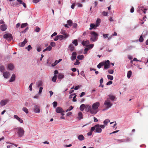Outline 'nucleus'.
Wrapping results in <instances>:
<instances>
[{"label":"nucleus","mask_w":148,"mask_h":148,"mask_svg":"<svg viewBox=\"0 0 148 148\" xmlns=\"http://www.w3.org/2000/svg\"><path fill=\"white\" fill-rule=\"evenodd\" d=\"M1 29L2 31H5L7 28V26L5 24H3L1 26Z\"/></svg>","instance_id":"f3484780"},{"label":"nucleus","mask_w":148,"mask_h":148,"mask_svg":"<svg viewBox=\"0 0 148 148\" xmlns=\"http://www.w3.org/2000/svg\"><path fill=\"white\" fill-rule=\"evenodd\" d=\"M69 49L71 51H73L74 50L75 48L73 45L72 44H71L69 46Z\"/></svg>","instance_id":"b1692460"},{"label":"nucleus","mask_w":148,"mask_h":148,"mask_svg":"<svg viewBox=\"0 0 148 148\" xmlns=\"http://www.w3.org/2000/svg\"><path fill=\"white\" fill-rule=\"evenodd\" d=\"M132 72L131 71H128L127 72V77L128 78H130V77L131 75H132Z\"/></svg>","instance_id":"c85d7f7f"},{"label":"nucleus","mask_w":148,"mask_h":148,"mask_svg":"<svg viewBox=\"0 0 148 148\" xmlns=\"http://www.w3.org/2000/svg\"><path fill=\"white\" fill-rule=\"evenodd\" d=\"M64 77V75L60 73L58 76L59 79H62Z\"/></svg>","instance_id":"a878e982"},{"label":"nucleus","mask_w":148,"mask_h":148,"mask_svg":"<svg viewBox=\"0 0 148 148\" xmlns=\"http://www.w3.org/2000/svg\"><path fill=\"white\" fill-rule=\"evenodd\" d=\"M64 36V38L66 39L69 37V35L66 32L65 30L62 29L60 32Z\"/></svg>","instance_id":"1a4fd4ad"},{"label":"nucleus","mask_w":148,"mask_h":148,"mask_svg":"<svg viewBox=\"0 0 148 148\" xmlns=\"http://www.w3.org/2000/svg\"><path fill=\"white\" fill-rule=\"evenodd\" d=\"M98 26V25H95L94 24L91 23L90 24V27L89 29L90 30H92L93 29H95L96 27Z\"/></svg>","instance_id":"a211bd4d"},{"label":"nucleus","mask_w":148,"mask_h":148,"mask_svg":"<svg viewBox=\"0 0 148 148\" xmlns=\"http://www.w3.org/2000/svg\"><path fill=\"white\" fill-rule=\"evenodd\" d=\"M104 64H103V62H102L100 63H99L97 65V67L99 69H100L101 66H103Z\"/></svg>","instance_id":"bb28decb"},{"label":"nucleus","mask_w":148,"mask_h":148,"mask_svg":"<svg viewBox=\"0 0 148 148\" xmlns=\"http://www.w3.org/2000/svg\"><path fill=\"white\" fill-rule=\"evenodd\" d=\"M80 62H79L78 60H76V62L74 63V65H79L80 64Z\"/></svg>","instance_id":"49530a36"},{"label":"nucleus","mask_w":148,"mask_h":148,"mask_svg":"<svg viewBox=\"0 0 148 148\" xmlns=\"http://www.w3.org/2000/svg\"><path fill=\"white\" fill-rule=\"evenodd\" d=\"M72 43L75 45L77 46L78 45L77 40H74L72 42Z\"/></svg>","instance_id":"4c0bfd02"},{"label":"nucleus","mask_w":148,"mask_h":148,"mask_svg":"<svg viewBox=\"0 0 148 148\" xmlns=\"http://www.w3.org/2000/svg\"><path fill=\"white\" fill-rule=\"evenodd\" d=\"M27 25V23H22L21 26V28H22L25 27H26Z\"/></svg>","instance_id":"c9c22d12"},{"label":"nucleus","mask_w":148,"mask_h":148,"mask_svg":"<svg viewBox=\"0 0 148 148\" xmlns=\"http://www.w3.org/2000/svg\"><path fill=\"white\" fill-rule=\"evenodd\" d=\"M59 62H60V61H58V60H56L54 62V65H53L54 64H52V66H55L57 64H58Z\"/></svg>","instance_id":"c03bdc74"},{"label":"nucleus","mask_w":148,"mask_h":148,"mask_svg":"<svg viewBox=\"0 0 148 148\" xmlns=\"http://www.w3.org/2000/svg\"><path fill=\"white\" fill-rule=\"evenodd\" d=\"M110 98L112 101H113L115 99V97L114 96H110Z\"/></svg>","instance_id":"603ef678"},{"label":"nucleus","mask_w":148,"mask_h":148,"mask_svg":"<svg viewBox=\"0 0 148 148\" xmlns=\"http://www.w3.org/2000/svg\"><path fill=\"white\" fill-rule=\"evenodd\" d=\"M17 130V134L19 137H22L23 136L24 131L23 129L21 127H19L16 128Z\"/></svg>","instance_id":"7ed1b4c3"},{"label":"nucleus","mask_w":148,"mask_h":148,"mask_svg":"<svg viewBox=\"0 0 148 148\" xmlns=\"http://www.w3.org/2000/svg\"><path fill=\"white\" fill-rule=\"evenodd\" d=\"M87 106H88V105H85L84 104H82L80 107V110L81 111H83L84 108H86V109H88Z\"/></svg>","instance_id":"9d476101"},{"label":"nucleus","mask_w":148,"mask_h":148,"mask_svg":"<svg viewBox=\"0 0 148 148\" xmlns=\"http://www.w3.org/2000/svg\"><path fill=\"white\" fill-rule=\"evenodd\" d=\"M94 44H90L88 46V47L89 48V49H90L92 48L94 46Z\"/></svg>","instance_id":"5fc2aeb1"},{"label":"nucleus","mask_w":148,"mask_h":148,"mask_svg":"<svg viewBox=\"0 0 148 148\" xmlns=\"http://www.w3.org/2000/svg\"><path fill=\"white\" fill-rule=\"evenodd\" d=\"M77 117L79 120H80L82 118V112H79L78 113Z\"/></svg>","instance_id":"393cba45"},{"label":"nucleus","mask_w":148,"mask_h":148,"mask_svg":"<svg viewBox=\"0 0 148 148\" xmlns=\"http://www.w3.org/2000/svg\"><path fill=\"white\" fill-rule=\"evenodd\" d=\"M147 34V31H145L143 32V34L141 35L139 39V41L140 42H143L144 40L143 36L145 37Z\"/></svg>","instance_id":"6e6552de"},{"label":"nucleus","mask_w":148,"mask_h":148,"mask_svg":"<svg viewBox=\"0 0 148 148\" xmlns=\"http://www.w3.org/2000/svg\"><path fill=\"white\" fill-rule=\"evenodd\" d=\"M89 43V42L88 40L85 41H83L82 42V44L83 45H86Z\"/></svg>","instance_id":"c756f323"},{"label":"nucleus","mask_w":148,"mask_h":148,"mask_svg":"<svg viewBox=\"0 0 148 148\" xmlns=\"http://www.w3.org/2000/svg\"><path fill=\"white\" fill-rule=\"evenodd\" d=\"M83 55H79L77 56V58L78 59L82 60L84 58Z\"/></svg>","instance_id":"58836bf2"},{"label":"nucleus","mask_w":148,"mask_h":148,"mask_svg":"<svg viewBox=\"0 0 148 148\" xmlns=\"http://www.w3.org/2000/svg\"><path fill=\"white\" fill-rule=\"evenodd\" d=\"M75 6V4L74 3H73L71 6V8L72 9H73L74 8Z\"/></svg>","instance_id":"69168bd1"},{"label":"nucleus","mask_w":148,"mask_h":148,"mask_svg":"<svg viewBox=\"0 0 148 148\" xmlns=\"http://www.w3.org/2000/svg\"><path fill=\"white\" fill-rule=\"evenodd\" d=\"M95 130V127H91L90 131L87 133V135L88 136H91L92 134V132Z\"/></svg>","instance_id":"5701e85b"},{"label":"nucleus","mask_w":148,"mask_h":148,"mask_svg":"<svg viewBox=\"0 0 148 148\" xmlns=\"http://www.w3.org/2000/svg\"><path fill=\"white\" fill-rule=\"evenodd\" d=\"M4 38L8 40V41H10L12 38V35L10 34H5L3 35Z\"/></svg>","instance_id":"0eeeda50"},{"label":"nucleus","mask_w":148,"mask_h":148,"mask_svg":"<svg viewBox=\"0 0 148 148\" xmlns=\"http://www.w3.org/2000/svg\"><path fill=\"white\" fill-rule=\"evenodd\" d=\"M33 84L32 83L31 84L29 85V90L30 91H32V86Z\"/></svg>","instance_id":"680f3d73"},{"label":"nucleus","mask_w":148,"mask_h":148,"mask_svg":"<svg viewBox=\"0 0 148 148\" xmlns=\"http://www.w3.org/2000/svg\"><path fill=\"white\" fill-rule=\"evenodd\" d=\"M58 37L59 39H60L61 40L64 38V36L63 35H58Z\"/></svg>","instance_id":"a18cd8bd"},{"label":"nucleus","mask_w":148,"mask_h":148,"mask_svg":"<svg viewBox=\"0 0 148 148\" xmlns=\"http://www.w3.org/2000/svg\"><path fill=\"white\" fill-rule=\"evenodd\" d=\"M108 14V13L107 12L103 11L102 12V14L104 16H106Z\"/></svg>","instance_id":"4d7b16f0"},{"label":"nucleus","mask_w":148,"mask_h":148,"mask_svg":"<svg viewBox=\"0 0 148 148\" xmlns=\"http://www.w3.org/2000/svg\"><path fill=\"white\" fill-rule=\"evenodd\" d=\"M53 107H56L57 106V103L56 101H54L53 103Z\"/></svg>","instance_id":"3c124183"},{"label":"nucleus","mask_w":148,"mask_h":148,"mask_svg":"<svg viewBox=\"0 0 148 148\" xmlns=\"http://www.w3.org/2000/svg\"><path fill=\"white\" fill-rule=\"evenodd\" d=\"M110 122V120L109 119H106L103 121L104 124L106 125L107 124Z\"/></svg>","instance_id":"7c9ffc66"},{"label":"nucleus","mask_w":148,"mask_h":148,"mask_svg":"<svg viewBox=\"0 0 148 148\" xmlns=\"http://www.w3.org/2000/svg\"><path fill=\"white\" fill-rule=\"evenodd\" d=\"M104 64V69H108L110 66V62L109 60H107L105 62H103Z\"/></svg>","instance_id":"423d86ee"},{"label":"nucleus","mask_w":148,"mask_h":148,"mask_svg":"<svg viewBox=\"0 0 148 148\" xmlns=\"http://www.w3.org/2000/svg\"><path fill=\"white\" fill-rule=\"evenodd\" d=\"M85 95V92H83L81 93L80 96V97H83V96L84 95Z\"/></svg>","instance_id":"e2e57ef3"},{"label":"nucleus","mask_w":148,"mask_h":148,"mask_svg":"<svg viewBox=\"0 0 148 148\" xmlns=\"http://www.w3.org/2000/svg\"><path fill=\"white\" fill-rule=\"evenodd\" d=\"M108 35H109L108 34H103V36L104 38H108Z\"/></svg>","instance_id":"864d4df0"},{"label":"nucleus","mask_w":148,"mask_h":148,"mask_svg":"<svg viewBox=\"0 0 148 148\" xmlns=\"http://www.w3.org/2000/svg\"><path fill=\"white\" fill-rule=\"evenodd\" d=\"M57 34V33L56 32H54L53 34H52L51 36V37L52 38L53 36H56Z\"/></svg>","instance_id":"338daca9"},{"label":"nucleus","mask_w":148,"mask_h":148,"mask_svg":"<svg viewBox=\"0 0 148 148\" xmlns=\"http://www.w3.org/2000/svg\"><path fill=\"white\" fill-rule=\"evenodd\" d=\"M27 42V41L26 39L25 38L23 41L19 43V45L21 47H23Z\"/></svg>","instance_id":"dca6fc26"},{"label":"nucleus","mask_w":148,"mask_h":148,"mask_svg":"<svg viewBox=\"0 0 148 148\" xmlns=\"http://www.w3.org/2000/svg\"><path fill=\"white\" fill-rule=\"evenodd\" d=\"M116 141L117 142H118L119 143L124 142L125 141L124 139H122L121 140L117 139L116 140Z\"/></svg>","instance_id":"a19ab883"},{"label":"nucleus","mask_w":148,"mask_h":148,"mask_svg":"<svg viewBox=\"0 0 148 148\" xmlns=\"http://www.w3.org/2000/svg\"><path fill=\"white\" fill-rule=\"evenodd\" d=\"M40 30V29L38 27H37L35 29V31L36 32H38Z\"/></svg>","instance_id":"de8ad7c7"},{"label":"nucleus","mask_w":148,"mask_h":148,"mask_svg":"<svg viewBox=\"0 0 148 148\" xmlns=\"http://www.w3.org/2000/svg\"><path fill=\"white\" fill-rule=\"evenodd\" d=\"M107 77L108 79L111 80H112L113 79V77L112 76L108 75L107 76Z\"/></svg>","instance_id":"f704fd0d"},{"label":"nucleus","mask_w":148,"mask_h":148,"mask_svg":"<svg viewBox=\"0 0 148 148\" xmlns=\"http://www.w3.org/2000/svg\"><path fill=\"white\" fill-rule=\"evenodd\" d=\"M104 104L106 106V108L108 109L112 106V104L110 102L109 99H107L104 102Z\"/></svg>","instance_id":"20e7f679"},{"label":"nucleus","mask_w":148,"mask_h":148,"mask_svg":"<svg viewBox=\"0 0 148 148\" xmlns=\"http://www.w3.org/2000/svg\"><path fill=\"white\" fill-rule=\"evenodd\" d=\"M72 24H73V28H76L77 26V25L76 23H74Z\"/></svg>","instance_id":"0e129e2a"},{"label":"nucleus","mask_w":148,"mask_h":148,"mask_svg":"<svg viewBox=\"0 0 148 148\" xmlns=\"http://www.w3.org/2000/svg\"><path fill=\"white\" fill-rule=\"evenodd\" d=\"M101 22V20L99 18H98L96 21V25H98L99 26V24Z\"/></svg>","instance_id":"37998d69"},{"label":"nucleus","mask_w":148,"mask_h":148,"mask_svg":"<svg viewBox=\"0 0 148 148\" xmlns=\"http://www.w3.org/2000/svg\"><path fill=\"white\" fill-rule=\"evenodd\" d=\"M42 81H40L38 82L37 84L38 87H39L40 86L42 85Z\"/></svg>","instance_id":"6e6d98bb"},{"label":"nucleus","mask_w":148,"mask_h":148,"mask_svg":"<svg viewBox=\"0 0 148 148\" xmlns=\"http://www.w3.org/2000/svg\"><path fill=\"white\" fill-rule=\"evenodd\" d=\"M5 68L3 66H0V71L3 72Z\"/></svg>","instance_id":"e433bc0d"},{"label":"nucleus","mask_w":148,"mask_h":148,"mask_svg":"<svg viewBox=\"0 0 148 148\" xmlns=\"http://www.w3.org/2000/svg\"><path fill=\"white\" fill-rule=\"evenodd\" d=\"M68 25L69 26H71L72 25V21L71 20H68L67 21Z\"/></svg>","instance_id":"2f4dec72"},{"label":"nucleus","mask_w":148,"mask_h":148,"mask_svg":"<svg viewBox=\"0 0 148 148\" xmlns=\"http://www.w3.org/2000/svg\"><path fill=\"white\" fill-rule=\"evenodd\" d=\"M8 101V99L2 100L0 102V105L1 106H4L6 104Z\"/></svg>","instance_id":"4468645a"},{"label":"nucleus","mask_w":148,"mask_h":148,"mask_svg":"<svg viewBox=\"0 0 148 148\" xmlns=\"http://www.w3.org/2000/svg\"><path fill=\"white\" fill-rule=\"evenodd\" d=\"M14 118L18 120L20 123H22L23 122V121L17 115H14Z\"/></svg>","instance_id":"2eb2a0df"},{"label":"nucleus","mask_w":148,"mask_h":148,"mask_svg":"<svg viewBox=\"0 0 148 148\" xmlns=\"http://www.w3.org/2000/svg\"><path fill=\"white\" fill-rule=\"evenodd\" d=\"M57 76L56 75H54L52 78V80L54 82H55L56 81L57 79Z\"/></svg>","instance_id":"72a5a7b5"},{"label":"nucleus","mask_w":148,"mask_h":148,"mask_svg":"<svg viewBox=\"0 0 148 148\" xmlns=\"http://www.w3.org/2000/svg\"><path fill=\"white\" fill-rule=\"evenodd\" d=\"M100 106L99 102H96L94 103L92 105V107L89 105L87 106L88 110L92 114H96L98 112V108Z\"/></svg>","instance_id":"f257e3e1"},{"label":"nucleus","mask_w":148,"mask_h":148,"mask_svg":"<svg viewBox=\"0 0 148 148\" xmlns=\"http://www.w3.org/2000/svg\"><path fill=\"white\" fill-rule=\"evenodd\" d=\"M72 113L71 112H69L67 113L66 115L67 116H70L72 115Z\"/></svg>","instance_id":"774afa93"},{"label":"nucleus","mask_w":148,"mask_h":148,"mask_svg":"<svg viewBox=\"0 0 148 148\" xmlns=\"http://www.w3.org/2000/svg\"><path fill=\"white\" fill-rule=\"evenodd\" d=\"M93 127H95V132L98 133H100L101 132L102 130L99 127V124H96Z\"/></svg>","instance_id":"39448f33"},{"label":"nucleus","mask_w":148,"mask_h":148,"mask_svg":"<svg viewBox=\"0 0 148 148\" xmlns=\"http://www.w3.org/2000/svg\"><path fill=\"white\" fill-rule=\"evenodd\" d=\"M77 53L75 52H73L72 53V56L71 57V58L72 60H75L76 58Z\"/></svg>","instance_id":"9b49d317"},{"label":"nucleus","mask_w":148,"mask_h":148,"mask_svg":"<svg viewBox=\"0 0 148 148\" xmlns=\"http://www.w3.org/2000/svg\"><path fill=\"white\" fill-rule=\"evenodd\" d=\"M90 34L91 35L90 39V40L93 42L96 41L98 38V34L94 31L91 32Z\"/></svg>","instance_id":"f03ea898"},{"label":"nucleus","mask_w":148,"mask_h":148,"mask_svg":"<svg viewBox=\"0 0 148 148\" xmlns=\"http://www.w3.org/2000/svg\"><path fill=\"white\" fill-rule=\"evenodd\" d=\"M112 84V81H110L108 82L106 84V85H110Z\"/></svg>","instance_id":"052dcab7"},{"label":"nucleus","mask_w":148,"mask_h":148,"mask_svg":"<svg viewBox=\"0 0 148 148\" xmlns=\"http://www.w3.org/2000/svg\"><path fill=\"white\" fill-rule=\"evenodd\" d=\"M78 139L79 140L82 141L84 140L85 138L83 135L80 134L78 136Z\"/></svg>","instance_id":"aec40b11"},{"label":"nucleus","mask_w":148,"mask_h":148,"mask_svg":"<svg viewBox=\"0 0 148 148\" xmlns=\"http://www.w3.org/2000/svg\"><path fill=\"white\" fill-rule=\"evenodd\" d=\"M15 75L14 74H12L10 79V82H12L15 80Z\"/></svg>","instance_id":"4be33fe9"},{"label":"nucleus","mask_w":148,"mask_h":148,"mask_svg":"<svg viewBox=\"0 0 148 148\" xmlns=\"http://www.w3.org/2000/svg\"><path fill=\"white\" fill-rule=\"evenodd\" d=\"M108 71L109 73L110 74H112L114 72V70L112 69L108 70Z\"/></svg>","instance_id":"8fccbe9b"},{"label":"nucleus","mask_w":148,"mask_h":148,"mask_svg":"<svg viewBox=\"0 0 148 148\" xmlns=\"http://www.w3.org/2000/svg\"><path fill=\"white\" fill-rule=\"evenodd\" d=\"M34 111L36 113H39L40 110L39 107L35 105L34 108Z\"/></svg>","instance_id":"ddd939ff"},{"label":"nucleus","mask_w":148,"mask_h":148,"mask_svg":"<svg viewBox=\"0 0 148 148\" xmlns=\"http://www.w3.org/2000/svg\"><path fill=\"white\" fill-rule=\"evenodd\" d=\"M43 89V88L42 87H41L40 88L39 90V93L40 94L42 91V90Z\"/></svg>","instance_id":"bf43d9fd"},{"label":"nucleus","mask_w":148,"mask_h":148,"mask_svg":"<svg viewBox=\"0 0 148 148\" xmlns=\"http://www.w3.org/2000/svg\"><path fill=\"white\" fill-rule=\"evenodd\" d=\"M9 75V73L7 72H4L3 73V75L4 77L5 78H8Z\"/></svg>","instance_id":"6ab92c4d"},{"label":"nucleus","mask_w":148,"mask_h":148,"mask_svg":"<svg viewBox=\"0 0 148 148\" xmlns=\"http://www.w3.org/2000/svg\"><path fill=\"white\" fill-rule=\"evenodd\" d=\"M23 111L25 112L26 114H27L29 112V111L26 108L23 107L22 108Z\"/></svg>","instance_id":"473e14b6"},{"label":"nucleus","mask_w":148,"mask_h":148,"mask_svg":"<svg viewBox=\"0 0 148 148\" xmlns=\"http://www.w3.org/2000/svg\"><path fill=\"white\" fill-rule=\"evenodd\" d=\"M8 67L9 69L12 70L14 69V66L12 64L10 63L8 65Z\"/></svg>","instance_id":"412c9836"},{"label":"nucleus","mask_w":148,"mask_h":148,"mask_svg":"<svg viewBox=\"0 0 148 148\" xmlns=\"http://www.w3.org/2000/svg\"><path fill=\"white\" fill-rule=\"evenodd\" d=\"M73 108V107L72 106H71L69 108L67 109L66 111V112H67L68 111H70Z\"/></svg>","instance_id":"ea45409f"},{"label":"nucleus","mask_w":148,"mask_h":148,"mask_svg":"<svg viewBox=\"0 0 148 148\" xmlns=\"http://www.w3.org/2000/svg\"><path fill=\"white\" fill-rule=\"evenodd\" d=\"M26 48L27 49V51H29L30 49H32V47H31L30 45H29Z\"/></svg>","instance_id":"09e8293b"},{"label":"nucleus","mask_w":148,"mask_h":148,"mask_svg":"<svg viewBox=\"0 0 148 148\" xmlns=\"http://www.w3.org/2000/svg\"><path fill=\"white\" fill-rule=\"evenodd\" d=\"M89 50V48L86 47V48L84 50V54H87L88 51Z\"/></svg>","instance_id":"79ce46f5"},{"label":"nucleus","mask_w":148,"mask_h":148,"mask_svg":"<svg viewBox=\"0 0 148 148\" xmlns=\"http://www.w3.org/2000/svg\"><path fill=\"white\" fill-rule=\"evenodd\" d=\"M50 45L52 47H54L56 46V44L54 42H51V43Z\"/></svg>","instance_id":"13d9d810"},{"label":"nucleus","mask_w":148,"mask_h":148,"mask_svg":"<svg viewBox=\"0 0 148 148\" xmlns=\"http://www.w3.org/2000/svg\"><path fill=\"white\" fill-rule=\"evenodd\" d=\"M52 49V47L51 46H49L48 47H47L45 49L43 50V51L44 52L46 51H50Z\"/></svg>","instance_id":"cd10ccee"},{"label":"nucleus","mask_w":148,"mask_h":148,"mask_svg":"<svg viewBox=\"0 0 148 148\" xmlns=\"http://www.w3.org/2000/svg\"><path fill=\"white\" fill-rule=\"evenodd\" d=\"M56 111L57 113L64 112L63 109L60 107H58L56 109Z\"/></svg>","instance_id":"f8f14e48"}]
</instances>
